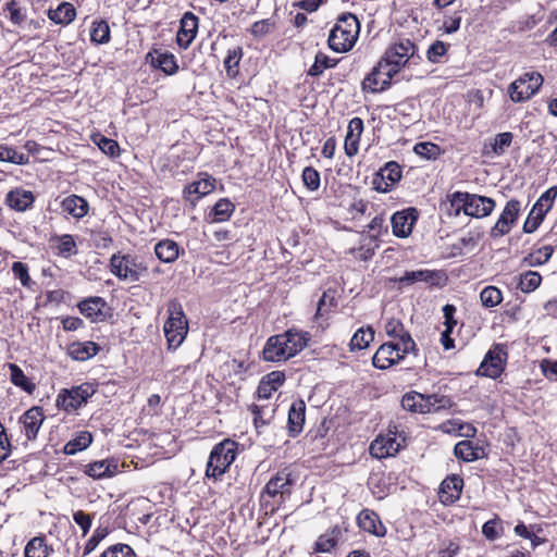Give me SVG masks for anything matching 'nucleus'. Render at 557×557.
<instances>
[{
	"instance_id": "nucleus-28",
	"label": "nucleus",
	"mask_w": 557,
	"mask_h": 557,
	"mask_svg": "<svg viewBox=\"0 0 557 557\" xmlns=\"http://www.w3.org/2000/svg\"><path fill=\"white\" fill-rule=\"evenodd\" d=\"M342 537V529L338 525L333 527L331 530L320 535L314 543V553H330L338 544Z\"/></svg>"
},
{
	"instance_id": "nucleus-49",
	"label": "nucleus",
	"mask_w": 557,
	"mask_h": 557,
	"mask_svg": "<svg viewBox=\"0 0 557 557\" xmlns=\"http://www.w3.org/2000/svg\"><path fill=\"white\" fill-rule=\"evenodd\" d=\"M337 64L336 60L329 58L323 52H318L314 58V63L310 66L308 74L312 77L320 76L324 70L332 69Z\"/></svg>"
},
{
	"instance_id": "nucleus-24",
	"label": "nucleus",
	"mask_w": 557,
	"mask_h": 557,
	"mask_svg": "<svg viewBox=\"0 0 557 557\" xmlns=\"http://www.w3.org/2000/svg\"><path fill=\"white\" fill-rule=\"evenodd\" d=\"M306 416V404L302 399L294 401L288 410V431L290 436L298 435L304 428Z\"/></svg>"
},
{
	"instance_id": "nucleus-43",
	"label": "nucleus",
	"mask_w": 557,
	"mask_h": 557,
	"mask_svg": "<svg viewBox=\"0 0 557 557\" xmlns=\"http://www.w3.org/2000/svg\"><path fill=\"white\" fill-rule=\"evenodd\" d=\"M92 442V436L89 432H79L73 440L64 446V454L75 455L78 451L86 449Z\"/></svg>"
},
{
	"instance_id": "nucleus-9",
	"label": "nucleus",
	"mask_w": 557,
	"mask_h": 557,
	"mask_svg": "<svg viewBox=\"0 0 557 557\" xmlns=\"http://www.w3.org/2000/svg\"><path fill=\"white\" fill-rule=\"evenodd\" d=\"M507 351L502 345H495L484 356L476 375L486 376L491 379H497L505 370L507 361Z\"/></svg>"
},
{
	"instance_id": "nucleus-12",
	"label": "nucleus",
	"mask_w": 557,
	"mask_h": 557,
	"mask_svg": "<svg viewBox=\"0 0 557 557\" xmlns=\"http://www.w3.org/2000/svg\"><path fill=\"white\" fill-rule=\"evenodd\" d=\"M401 448L397 441L396 433L388 432L385 435H379L370 445L372 457L383 459L396 455Z\"/></svg>"
},
{
	"instance_id": "nucleus-60",
	"label": "nucleus",
	"mask_w": 557,
	"mask_h": 557,
	"mask_svg": "<svg viewBox=\"0 0 557 557\" xmlns=\"http://www.w3.org/2000/svg\"><path fill=\"white\" fill-rule=\"evenodd\" d=\"M448 45L441 40H436L433 42L428 51H426V58L432 63L440 62L441 58L444 57L447 52Z\"/></svg>"
},
{
	"instance_id": "nucleus-50",
	"label": "nucleus",
	"mask_w": 557,
	"mask_h": 557,
	"mask_svg": "<svg viewBox=\"0 0 557 557\" xmlns=\"http://www.w3.org/2000/svg\"><path fill=\"white\" fill-rule=\"evenodd\" d=\"M480 300L483 307L493 308L503 300V294L496 286H486L480 293Z\"/></svg>"
},
{
	"instance_id": "nucleus-29",
	"label": "nucleus",
	"mask_w": 557,
	"mask_h": 557,
	"mask_svg": "<svg viewBox=\"0 0 557 557\" xmlns=\"http://www.w3.org/2000/svg\"><path fill=\"white\" fill-rule=\"evenodd\" d=\"M61 208L73 218L81 219L88 212V202L81 196L71 195L62 200Z\"/></svg>"
},
{
	"instance_id": "nucleus-42",
	"label": "nucleus",
	"mask_w": 557,
	"mask_h": 557,
	"mask_svg": "<svg viewBox=\"0 0 557 557\" xmlns=\"http://www.w3.org/2000/svg\"><path fill=\"white\" fill-rule=\"evenodd\" d=\"M479 447L474 446L471 441H461L456 444L454 454L458 459L470 462L480 458Z\"/></svg>"
},
{
	"instance_id": "nucleus-26",
	"label": "nucleus",
	"mask_w": 557,
	"mask_h": 557,
	"mask_svg": "<svg viewBox=\"0 0 557 557\" xmlns=\"http://www.w3.org/2000/svg\"><path fill=\"white\" fill-rule=\"evenodd\" d=\"M147 59L150 60V64L164 72L166 75H173L177 72L178 65L174 54L170 52H161L154 50L147 54Z\"/></svg>"
},
{
	"instance_id": "nucleus-58",
	"label": "nucleus",
	"mask_w": 557,
	"mask_h": 557,
	"mask_svg": "<svg viewBox=\"0 0 557 557\" xmlns=\"http://www.w3.org/2000/svg\"><path fill=\"white\" fill-rule=\"evenodd\" d=\"M502 530V520L497 517L486 521L482 527L483 535L490 541L496 540L500 535Z\"/></svg>"
},
{
	"instance_id": "nucleus-5",
	"label": "nucleus",
	"mask_w": 557,
	"mask_h": 557,
	"mask_svg": "<svg viewBox=\"0 0 557 557\" xmlns=\"http://www.w3.org/2000/svg\"><path fill=\"white\" fill-rule=\"evenodd\" d=\"M236 457V443L224 440L216 444L210 453L206 475L213 479L222 476Z\"/></svg>"
},
{
	"instance_id": "nucleus-38",
	"label": "nucleus",
	"mask_w": 557,
	"mask_h": 557,
	"mask_svg": "<svg viewBox=\"0 0 557 557\" xmlns=\"http://www.w3.org/2000/svg\"><path fill=\"white\" fill-rule=\"evenodd\" d=\"M215 180L207 176L206 178L193 182L184 190V197L189 199L191 195H197V199L211 193L215 185Z\"/></svg>"
},
{
	"instance_id": "nucleus-55",
	"label": "nucleus",
	"mask_w": 557,
	"mask_h": 557,
	"mask_svg": "<svg viewBox=\"0 0 557 557\" xmlns=\"http://www.w3.org/2000/svg\"><path fill=\"white\" fill-rule=\"evenodd\" d=\"M413 151L428 160H435L441 153V148L436 144L421 141L416 144Z\"/></svg>"
},
{
	"instance_id": "nucleus-14",
	"label": "nucleus",
	"mask_w": 557,
	"mask_h": 557,
	"mask_svg": "<svg viewBox=\"0 0 557 557\" xmlns=\"http://www.w3.org/2000/svg\"><path fill=\"white\" fill-rule=\"evenodd\" d=\"M199 18L193 12H185L180 21V29L176 34L177 45L187 49L194 41L198 32Z\"/></svg>"
},
{
	"instance_id": "nucleus-51",
	"label": "nucleus",
	"mask_w": 557,
	"mask_h": 557,
	"mask_svg": "<svg viewBox=\"0 0 557 557\" xmlns=\"http://www.w3.org/2000/svg\"><path fill=\"white\" fill-rule=\"evenodd\" d=\"M542 276L539 272L535 271H527L520 274L519 277V288L523 293L534 292L541 284Z\"/></svg>"
},
{
	"instance_id": "nucleus-30",
	"label": "nucleus",
	"mask_w": 557,
	"mask_h": 557,
	"mask_svg": "<svg viewBox=\"0 0 557 557\" xmlns=\"http://www.w3.org/2000/svg\"><path fill=\"white\" fill-rule=\"evenodd\" d=\"M69 355L72 359L77 361H85L96 356L100 347L98 344L94 342H84V343H72L69 346Z\"/></svg>"
},
{
	"instance_id": "nucleus-3",
	"label": "nucleus",
	"mask_w": 557,
	"mask_h": 557,
	"mask_svg": "<svg viewBox=\"0 0 557 557\" xmlns=\"http://www.w3.org/2000/svg\"><path fill=\"white\" fill-rule=\"evenodd\" d=\"M416 50V45L409 39L400 40L386 50L380 61L386 64V72H384L385 77L382 82L383 88L389 86L391 79L399 72L400 67L414 55Z\"/></svg>"
},
{
	"instance_id": "nucleus-34",
	"label": "nucleus",
	"mask_w": 557,
	"mask_h": 557,
	"mask_svg": "<svg viewBox=\"0 0 557 557\" xmlns=\"http://www.w3.org/2000/svg\"><path fill=\"white\" fill-rule=\"evenodd\" d=\"M76 16V10L70 2H62L57 9H50L48 11V17L59 25H67L74 21Z\"/></svg>"
},
{
	"instance_id": "nucleus-64",
	"label": "nucleus",
	"mask_w": 557,
	"mask_h": 557,
	"mask_svg": "<svg viewBox=\"0 0 557 557\" xmlns=\"http://www.w3.org/2000/svg\"><path fill=\"white\" fill-rule=\"evenodd\" d=\"M557 197V186H552L536 200L540 206H544L550 210Z\"/></svg>"
},
{
	"instance_id": "nucleus-40",
	"label": "nucleus",
	"mask_w": 557,
	"mask_h": 557,
	"mask_svg": "<svg viewBox=\"0 0 557 557\" xmlns=\"http://www.w3.org/2000/svg\"><path fill=\"white\" fill-rule=\"evenodd\" d=\"M111 39V33L108 22L95 21L90 28V41L95 45L108 44Z\"/></svg>"
},
{
	"instance_id": "nucleus-2",
	"label": "nucleus",
	"mask_w": 557,
	"mask_h": 557,
	"mask_svg": "<svg viewBox=\"0 0 557 557\" xmlns=\"http://www.w3.org/2000/svg\"><path fill=\"white\" fill-rule=\"evenodd\" d=\"M360 32V23L352 13H343L330 33L329 47L335 52H347L356 44Z\"/></svg>"
},
{
	"instance_id": "nucleus-20",
	"label": "nucleus",
	"mask_w": 557,
	"mask_h": 557,
	"mask_svg": "<svg viewBox=\"0 0 557 557\" xmlns=\"http://www.w3.org/2000/svg\"><path fill=\"white\" fill-rule=\"evenodd\" d=\"M463 486V480L458 475L446 478L440 487V498L444 504H453L459 499Z\"/></svg>"
},
{
	"instance_id": "nucleus-56",
	"label": "nucleus",
	"mask_w": 557,
	"mask_h": 557,
	"mask_svg": "<svg viewBox=\"0 0 557 557\" xmlns=\"http://www.w3.org/2000/svg\"><path fill=\"white\" fill-rule=\"evenodd\" d=\"M100 557H136V554L129 545L117 543L107 548Z\"/></svg>"
},
{
	"instance_id": "nucleus-27",
	"label": "nucleus",
	"mask_w": 557,
	"mask_h": 557,
	"mask_svg": "<svg viewBox=\"0 0 557 557\" xmlns=\"http://www.w3.org/2000/svg\"><path fill=\"white\" fill-rule=\"evenodd\" d=\"M290 485L292 480L289 479V474L280 472L269 480L265 484L264 491L271 497L280 495L281 499H283L285 494L290 493Z\"/></svg>"
},
{
	"instance_id": "nucleus-15",
	"label": "nucleus",
	"mask_w": 557,
	"mask_h": 557,
	"mask_svg": "<svg viewBox=\"0 0 557 557\" xmlns=\"http://www.w3.org/2000/svg\"><path fill=\"white\" fill-rule=\"evenodd\" d=\"M417 219L418 212L414 208L394 213L391 218L393 234L401 238L409 236Z\"/></svg>"
},
{
	"instance_id": "nucleus-22",
	"label": "nucleus",
	"mask_w": 557,
	"mask_h": 557,
	"mask_svg": "<svg viewBox=\"0 0 557 557\" xmlns=\"http://www.w3.org/2000/svg\"><path fill=\"white\" fill-rule=\"evenodd\" d=\"M34 194L30 190L15 188L10 190L5 197V203L13 210L23 212L33 206Z\"/></svg>"
},
{
	"instance_id": "nucleus-11",
	"label": "nucleus",
	"mask_w": 557,
	"mask_h": 557,
	"mask_svg": "<svg viewBox=\"0 0 557 557\" xmlns=\"http://www.w3.org/2000/svg\"><path fill=\"white\" fill-rule=\"evenodd\" d=\"M521 210V202L517 199H510L503 212L500 213L497 222L491 230V237L497 238L508 234L512 225L518 220Z\"/></svg>"
},
{
	"instance_id": "nucleus-63",
	"label": "nucleus",
	"mask_w": 557,
	"mask_h": 557,
	"mask_svg": "<svg viewBox=\"0 0 557 557\" xmlns=\"http://www.w3.org/2000/svg\"><path fill=\"white\" fill-rule=\"evenodd\" d=\"M58 249L63 255L76 253V243L72 235L65 234L59 238Z\"/></svg>"
},
{
	"instance_id": "nucleus-44",
	"label": "nucleus",
	"mask_w": 557,
	"mask_h": 557,
	"mask_svg": "<svg viewBox=\"0 0 557 557\" xmlns=\"http://www.w3.org/2000/svg\"><path fill=\"white\" fill-rule=\"evenodd\" d=\"M553 252L554 248L552 246H543L525 256L522 263L530 268L542 265L550 259Z\"/></svg>"
},
{
	"instance_id": "nucleus-57",
	"label": "nucleus",
	"mask_w": 557,
	"mask_h": 557,
	"mask_svg": "<svg viewBox=\"0 0 557 557\" xmlns=\"http://www.w3.org/2000/svg\"><path fill=\"white\" fill-rule=\"evenodd\" d=\"M98 139H95V143L98 145L100 150L110 157H116L120 154V146L116 140L107 138L104 136L99 135Z\"/></svg>"
},
{
	"instance_id": "nucleus-39",
	"label": "nucleus",
	"mask_w": 557,
	"mask_h": 557,
	"mask_svg": "<svg viewBox=\"0 0 557 557\" xmlns=\"http://www.w3.org/2000/svg\"><path fill=\"white\" fill-rule=\"evenodd\" d=\"M9 369L11 382L26 393L33 394L36 385L29 381V379L24 374L23 370L15 363H9Z\"/></svg>"
},
{
	"instance_id": "nucleus-1",
	"label": "nucleus",
	"mask_w": 557,
	"mask_h": 557,
	"mask_svg": "<svg viewBox=\"0 0 557 557\" xmlns=\"http://www.w3.org/2000/svg\"><path fill=\"white\" fill-rule=\"evenodd\" d=\"M308 339V333L293 329L271 336L263 347V359L271 362L285 361L300 352Z\"/></svg>"
},
{
	"instance_id": "nucleus-53",
	"label": "nucleus",
	"mask_w": 557,
	"mask_h": 557,
	"mask_svg": "<svg viewBox=\"0 0 557 557\" xmlns=\"http://www.w3.org/2000/svg\"><path fill=\"white\" fill-rule=\"evenodd\" d=\"M424 399L425 406L430 407V412H436L442 409H448L454 405L448 396L440 394L424 395Z\"/></svg>"
},
{
	"instance_id": "nucleus-21",
	"label": "nucleus",
	"mask_w": 557,
	"mask_h": 557,
	"mask_svg": "<svg viewBox=\"0 0 557 557\" xmlns=\"http://www.w3.org/2000/svg\"><path fill=\"white\" fill-rule=\"evenodd\" d=\"M359 527L371 534L376 536H384L386 534V528L380 520L379 516L369 509H363L357 517Z\"/></svg>"
},
{
	"instance_id": "nucleus-31",
	"label": "nucleus",
	"mask_w": 557,
	"mask_h": 557,
	"mask_svg": "<svg viewBox=\"0 0 557 557\" xmlns=\"http://www.w3.org/2000/svg\"><path fill=\"white\" fill-rule=\"evenodd\" d=\"M52 553L53 548L47 544L45 535L33 537L24 548V557H48Z\"/></svg>"
},
{
	"instance_id": "nucleus-48",
	"label": "nucleus",
	"mask_w": 557,
	"mask_h": 557,
	"mask_svg": "<svg viewBox=\"0 0 557 557\" xmlns=\"http://www.w3.org/2000/svg\"><path fill=\"white\" fill-rule=\"evenodd\" d=\"M235 210V206L226 198L216 201L212 208L213 221L224 222L231 218Z\"/></svg>"
},
{
	"instance_id": "nucleus-10",
	"label": "nucleus",
	"mask_w": 557,
	"mask_h": 557,
	"mask_svg": "<svg viewBox=\"0 0 557 557\" xmlns=\"http://www.w3.org/2000/svg\"><path fill=\"white\" fill-rule=\"evenodd\" d=\"M387 336L394 338L389 344L397 346L403 354L416 352L417 345L410 333L405 329L403 322L397 319H389L385 324Z\"/></svg>"
},
{
	"instance_id": "nucleus-19",
	"label": "nucleus",
	"mask_w": 557,
	"mask_h": 557,
	"mask_svg": "<svg viewBox=\"0 0 557 557\" xmlns=\"http://www.w3.org/2000/svg\"><path fill=\"white\" fill-rule=\"evenodd\" d=\"M363 132V121L360 117H354L349 121L347 134L345 137L344 149L348 157H354L358 153L359 141Z\"/></svg>"
},
{
	"instance_id": "nucleus-33",
	"label": "nucleus",
	"mask_w": 557,
	"mask_h": 557,
	"mask_svg": "<svg viewBox=\"0 0 557 557\" xmlns=\"http://www.w3.org/2000/svg\"><path fill=\"white\" fill-rule=\"evenodd\" d=\"M116 465L109 460H99L85 466V474L88 476L99 480L103 478L112 476L116 471Z\"/></svg>"
},
{
	"instance_id": "nucleus-62",
	"label": "nucleus",
	"mask_w": 557,
	"mask_h": 557,
	"mask_svg": "<svg viewBox=\"0 0 557 557\" xmlns=\"http://www.w3.org/2000/svg\"><path fill=\"white\" fill-rule=\"evenodd\" d=\"M511 141L512 134L509 132L496 135L493 144V151L498 156L503 154L505 150L511 145Z\"/></svg>"
},
{
	"instance_id": "nucleus-41",
	"label": "nucleus",
	"mask_w": 557,
	"mask_h": 557,
	"mask_svg": "<svg viewBox=\"0 0 557 557\" xmlns=\"http://www.w3.org/2000/svg\"><path fill=\"white\" fill-rule=\"evenodd\" d=\"M243 58V48L237 46L233 49H228L227 55L224 59V67L226 75L230 78H235L239 73V62Z\"/></svg>"
},
{
	"instance_id": "nucleus-61",
	"label": "nucleus",
	"mask_w": 557,
	"mask_h": 557,
	"mask_svg": "<svg viewBox=\"0 0 557 557\" xmlns=\"http://www.w3.org/2000/svg\"><path fill=\"white\" fill-rule=\"evenodd\" d=\"M12 272L14 274V277L20 280L21 284L24 287H29L32 284V278L28 273V267L21 262L16 261L12 264Z\"/></svg>"
},
{
	"instance_id": "nucleus-45",
	"label": "nucleus",
	"mask_w": 557,
	"mask_h": 557,
	"mask_svg": "<svg viewBox=\"0 0 557 557\" xmlns=\"http://www.w3.org/2000/svg\"><path fill=\"white\" fill-rule=\"evenodd\" d=\"M374 339V331L371 326H368L367 329H359L354 334L352 338L350 339L349 346L350 350L355 349H363L369 346L371 342Z\"/></svg>"
},
{
	"instance_id": "nucleus-18",
	"label": "nucleus",
	"mask_w": 557,
	"mask_h": 557,
	"mask_svg": "<svg viewBox=\"0 0 557 557\" xmlns=\"http://www.w3.org/2000/svg\"><path fill=\"white\" fill-rule=\"evenodd\" d=\"M44 420L45 416L41 407L34 406L24 412V414L20 418V421L23 423L25 436L27 440L33 441L36 438Z\"/></svg>"
},
{
	"instance_id": "nucleus-46",
	"label": "nucleus",
	"mask_w": 557,
	"mask_h": 557,
	"mask_svg": "<svg viewBox=\"0 0 557 557\" xmlns=\"http://www.w3.org/2000/svg\"><path fill=\"white\" fill-rule=\"evenodd\" d=\"M4 12H8L10 21L14 25H21L27 17V10L17 0H10L5 3Z\"/></svg>"
},
{
	"instance_id": "nucleus-59",
	"label": "nucleus",
	"mask_w": 557,
	"mask_h": 557,
	"mask_svg": "<svg viewBox=\"0 0 557 557\" xmlns=\"http://www.w3.org/2000/svg\"><path fill=\"white\" fill-rule=\"evenodd\" d=\"M302 182L308 189L312 191L317 190L321 182L320 173L315 169L307 166L302 171Z\"/></svg>"
},
{
	"instance_id": "nucleus-54",
	"label": "nucleus",
	"mask_w": 557,
	"mask_h": 557,
	"mask_svg": "<svg viewBox=\"0 0 557 557\" xmlns=\"http://www.w3.org/2000/svg\"><path fill=\"white\" fill-rule=\"evenodd\" d=\"M438 273L430 270H419L406 272L403 277H400V283L412 284L414 282H433L434 277L437 276Z\"/></svg>"
},
{
	"instance_id": "nucleus-36",
	"label": "nucleus",
	"mask_w": 557,
	"mask_h": 557,
	"mask_svg": "<svg viewBox=\"0 0 557 557\" xmlns=\"http://www.w3.org/2000/svg\"><path fill=\"white\" fill-rule=\"evenodd\" d=\"M401 406L405 410L419 413H429L430 407L425 406L424 395L418 392L407 393L401 398Z\"/></svg>"
},
{
	"instance_id": "nucleus-17",
	"label": "nucleus",
	"mask_w": 557,
	"mask_h": 557,
	"mask_svg": "<svg viewBox=\"0 0 557 557\" xmlns=\"http://www.w3.org/2000/svg\"><path fill=\"white\" fill-rule=\"evenodd\" d=\"M494 208L495 201L492 198L469 194L465 214L473 218H485L493 212Z\"/></svg>"
},
{
	"instance_id": "nucleus-6",
	"label": "nucleus",
	"mask_w": 557,
	"mask_h": 557,
	"mask_svg": "<svg viewBox=\"0 0 557 557\" xmlns=\"http://www.w3.org/2000/svg\"><path fill=\"white\" fill-rule=\"evenodd\" d=\"M111 272L120 280L137 282L148 271L146 262L132 255H113L110 259Z\"/></svg>"
},
{
	"instance_id": "nucleus-25",
	"label": "nucleus",
	"mask_w": 557,
	"mask_h": 557,
	"mask_svg": "<svg viewBox=\"0 0 557 557\" xmlns=\"http://www.w3.org/2000/svg\"><path fill=\"white\" fill-rule=\"evenodd\" d=\"M106 305L107 304L103 298L95 296L81 301L78 304V309L82 314L90 319L92 322H99L103 321L106 318L103 313Z\"/></svg>"
},
{
	"instance_id": "nucleus-4",
	"label": "nucleus",
	"mask_w": 557,
	"mask_h": 557,
	"mask_svg": "<svg viewBox=\"0 0 557 557\" xmlns=\"http://www.w3.org/2000/svg\"><path fill=\"white\" fill-rule=\"evenodd\" d=\"M169 318L164 323L163 331L169 349H176L182 345L188 333V321L185 317L182 305L177 300L170 301L168 306Z\"/></svg>"
},
{
	"instance_id": "nucleus-47",
	"label": "nucleus",
	"mask_w": 557,
	"mask_h": 557,
	"mask_svg": "<svg viewBox=\"0 0 557 557\" xmlns=\"http://www.w3.org/2000/svg\"><path fill=\"white\" fill-rule=\"evenodd\" d=\"M469 193L455 191L453 194L447 195V200L449 202L448 213L454 216H458L462 211L465 213V208L468 205Z\"/></svg>"
},
{
	"instance_id": "nucleus-23",
	"label": "nucleus",
	"mask_w": 557,
	"mask_h": 557,
	"mask_svg": "<svg viewBox=\"0 0 557 557\" xmlns=\"http://www.w3.org/2000/svg\"><path fill=\"white\" fill-rule=\"evenodd\" d=\"M285 374L281 371H272L260 381L257 394L259 398L269 399L284 383Z\"/></svg>"
},
{
	"instance_id": "nucleus-37",
	"label": "nucleus",
	"mask_w": 557,
	"mask_h": 557,
	"mask_svg": "<svg viewBox=\"0 0 557 557\" xmlns=\"http://www.w3.org/2000/svg\"><path fill=\"white\" fill-rule=\"evenodd\" d=\"M548 211V208L540 206L539 202L536 201L532 207L531 211L529 212V215L523 224V232L527 234L535 232L543 222Z\"/></svg>"
},
{
	"instance_id": "nucleus-16",
	"label": "nucleus",
	"mask_w": 557,
	"mask_h": 557,
	"mask_svg": "<svg viewBox=\"0 0 557 557\" xmlns=\"http://www.w3.org/2000/svg\"><path fill=\"white\" fill-rule=\"evenodd\" d=\"M407 354H403L401 350L389 343H384L380 346L372 358V363L375 368L385 370L393 364L398 363L405 358Z\"/></svg>"
},
{
	"instance_id": "nucleus-13",
	"label": "nucleus",
	"mask_w": 557,
	"mask_h": 557,
	"mask_svg": "<svg viewBox=\"0 0 557 557\" xmlns=\"http://www.w3.org/2000/svg\"><path fill=\"white\" fill-rule=\"evenodd\" d=\"M400 178V165L395 161H389L376 173L373 185L377 191L387 193Z\"/></svg>"
},
{
	"instance_id": "nucleus-52",
	"label": "nucleus",
	"mask_w": 557,
	"mask_h": 557,
	"mask_svg": "<svg viewBox=\"0 0 557 557\" xmlns=\"http://www.w3.org/2000/svg\"><path fill=\"white\" fill-rule=\"evenodd\" d=\"M0 161L23 165L28 163V156L8 146L0 145Z\"/></svg>"
},
{
	"instance_id": "nucleus-7",
	"label": "nucleus",
	"mask_w": 557,
	"mask_h": 557,
	"mask_svg": "<svg viewBox=\"0 0 557 557\" xmlns=\"http://www.w3.org/2000/svg\"><path fill=\"white\" fill-rule=\"evenodd\" d=\"M92 383L85 382L71 388L62 389L57 397V407L66 412H72L86 405L88 399L96 393Z\"/></svg>"
},
{
	"instance_id": "nucleus-8",
	"label": "nucleus",
	"mask_w": 557,
	"mask_h": 557,
	"mask_svg": "<svg viewBox=\"0 0 557 557\" xmlns=\"http://www.w3.org/2000/svg\"><path fill=\"white\" fill-rule=\"evenodd\" d=\"M543 82L540 73L527 72L509 85V97L513 102H523L539 91Z\"/></svg>"
},
{
	"instance_id": "nucleus-32",
	"label": "nucleus",
	"mask_w": 557,
	"mask_h": 557,
	"mask_svg": "<svg viewBox=\"0 0 557 557\" xmlns=\"http://www.w3.org/2000/svg\"><path fill=\"white\" fill-rule=\"evenodd\" d=\"M154 253L160 261L172 263L180 256V247L172 239H162L154 246Z\"/></svg>"
},
{
	"instance_id": "nucleus-35",
	"label": "nucleus",
	"mask_w": 557,
	"mask_h": 557,
	"mask_svg": "<svg viewBox=\"0 0 557 557\" xmlns=\"http://www.w3.org/2000/svg\"><path fill=\"white\" fill-rule=\"evenodd\" d=\"M384 72H386V64L379 62L376 66H374L370 74L362 82V89L370 90L371 92L382 91L385 88L382 86V82L384 79Z\"/></svg>"
}]
</instances>
